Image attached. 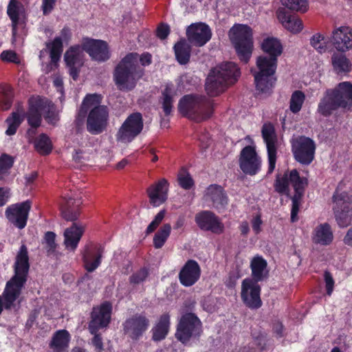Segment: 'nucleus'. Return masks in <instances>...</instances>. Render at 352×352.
I'll list each match as a JSON object with an SVG mask.
<instances>
[{
	"label": "nucleus",
	"instance_id": "obj_1",
	"mask_svg": "<svg viewBox=\"0 0 352 352\" xmlns=\"http://www.w3.org/2000/svg\"><path fill=\"white\" fill-rule=\"evenodd\" d=\"M261 50L266 56H260L256 59L258 71L252 73L254 78L256 91L260 93H271L274 88L276 78L275 73L277 67L278 57L283 52V45L280 41L274 37L265 38L261 43Z\"/></svg>",
	"mask_w": 352,
	"mask_h": 352
},
{
	"label": "nucleus",
	"instance_id": "obj_2",
	"mask_svg": "<svg viewBox=\"0 0 352 352\" xmlns=\"http://www.w3.org/2000/svg\"><path fill=\"white\" fill-rule=\"evenodd\" d=\"M30 267L28 248L23 244L16 254L13 265L14 275L6 283L3 292L6 310L10 309L20 296L28 280Z\"/></svg>",
	"mask_w": 352,
	"mask_h": 352
},
{
	"label": "nucleus",
	"instance_id": "obj_3",
	"mask_svg": "<svg viewBox=\"0 0 352 352\" xmlns=\"http://www.w3.org/2000/svg\"><path fill=\"white\" fill-rule=\"evenodd\" d=\"M138 53L130 52L115 67L113 81L118 89L123 91H132L144 76L145 70L138 64Z\"/></svg>",
	"mask_w": 352,
	"mask_h": 352
},
{
	"label": "nucleus",
	"instance_id": "obj_4",
	"mask_svg": "<svg viewBox=\"0 0 352 352\" xmlns=\"http://www.w3.org/2000/svg\"><path fill=\"white\" fill-rule=\"evenodd\" d=\"M241 76L238 65L233 62L223 63L212 68L206 78V91L210 97H215L234 84Z\"/></svg>",
	"mask_w": 352,
	"mask_h": 352
},
{
	"label": "nucleus",
	"instance_id": "obj_5",
	"mask_svg": "<svg viewBox=\"0 0 352 352\" xmlns=\"http://www.w3.org/2000/svg\"><path fill=\"white\" fill-rule=\"evenodd\" d=\"M352 107V84L340 82L333 89H327L320 99L317 111L323 117L331 116L338 109H350Z\"/></svg>",
	"mask_w": 352,
	"mask_h": 352
},
{
	"label": "nucleus",
	"instance_id": "obj_6",
	"mask_svg": "<svg viewBox=\"0 0 352 352\" xmlns=\"http://www.w3.org/2000/svg\"><path fill=\"white\" fill-rule=\"evenodd\" d=\"M178 111L184 117L199 123L211 118L214 102L204 96L188 94L179 100Z\"/></svg>",
	"mask_w": 352,
	"mask_h": 352
},
{
	"label": "nucleus",
	"instance_id": "obj_7",
	"mask_svg": "<svg viewBox=\"0 0 352 352\" xmlns=\"http://www.w3.org/2000/svg\"><path fill=\"white\" fill-rule=\"evenodd\" d=\"M231 31V42L235 49L236 53L241 61L248 63L251 58L253 48V32L248 25L237 24Z\"/></svg>",
	"mask_w": 352,
	"mask_h": 352
},
{
	"label": "nucleus",
	"instance_id": "obj_8",
	"mask_svg": "<svg viewBox=\"0 0 352 352\" xmlns=\"http://www.w3.org/2000/svg\"><path fill=\"white\" fill-rule=\"evenodd\" d=\"M333 210L336 221L341 228L348 227L352 221V195L337 188L332 196Z\"/></svg>",
	"mask_w": 352,
	"mask_h": 352
},
{
	"label": "nucleus",
	"instance_id": "obj_9",
	"mask_svg": "<svg viewBox=\"0 0 352 352\" xmlns=\"http://www.w3.org/2000/svg\"><path fill=\"white\" fill-rule=\"evenodd\" d=\"M202 333V323L193 313L182 316L177 326L175 338L183 344H186L191 338H199Z\"/></svg>",
	"mask_w": 352,
	"mask_h": 352
},
{
	"label": "nucleus",
	"instance_id": "obj_10",
	"mask_svg": "<svg viewBox=\"0 0 352 352\" xmlns=\"http://www.w3.org/2000/svg\"><path fill=\"white\" fill-rule=\"evenodd\" d=\"M144 129V120L141 113L129 114L119 128L116 138L118 142L129 143L134 140Z\"/></svg>",
	"mask_w": 352,
	"mask_h": 352
},
{
	"label": "nucleus",
	"instance_id": "obj_11",
	"mask_svg": "<svg viewBox=\"0 0 352 352\" xmlns=\"http://www.w3.org/2000/svg\"><path fill=\"white\" fill-rule=\"evenodd\" d=\"M294 160L302 165H309L315 158L316 144L310 138L300 135L291 142Z\"/></svg>",
	"mask_w": 352,
	"mask_h": 352
},
{
	"label": "nucleus",
	"instance_id": "obj_12",
	"mask_svg": "<svg viewBox=\"0 0 352 352\" xmlns=\"http://www.w3.org/2000/svg\"><path fill=\"white\" fill-rule=\"evenodd\" d=\"M150 327V320L145 312L136 313L122 323L124 334L133 342L140 340Z\"/></svg>",
	"mask_w": 352,
	"mask_h": 352
},
{
	"label": "nucleus",
	"instance_id": "obj_13",
	"mask_svg": "<svg viewBox=\"0 0 352 352\" xmlns=\"http://www.w3.org/2000/svg\"><path fill=\"white\" fill-rule=\"evenodd\" d=\"M109 118V108L106 105L94 107L89 111L86 127L92 135H99L104 131Z\"/></svg>",
	"mask_w": 352,
	"mask_h": 352
},
{
	"label": "nucleus",
	"instance_id": "obj_14",
	"mask_svg": "<svg viewBox=\"0 0 352 352\" xmlns=\"http://www.w3.org/2000/svg\"><path fill=\"white\" fill-rule=\"evenodd\" d=\"M239 163L244 174L254 176L260 172L262 160L257 154L255 147L248 145L241 151Z\"/></svg>",
	"mask_w": 352,
	"mask_h": 352
},
{
	"label": "nucleus",
	"instance_id": "obj_15",
	"mask_svg": "<svg viewBox=\"0 0 352 352\" xmlns=\"http://www.w3.org/2000/svg\"><path fill=\"white\" fill-rule=\"evenodd\" d=\"M261 287L253 280L245 278L242 281L241 298L244 305L250 309H258L262 306Z\"/></svg>",
	"mask_w": 352,
	"mask_h": 352
},
{
	"label": "nucleus",
	"instance_id": "obj_16",
	"mask_svg": "<svg viewBox=\"0 0 352 352\" xmlns=\"http://www.w3.org/2000/svg\"><path fill=\"white\" fill-rule=\"evenodd\" d=\"M30 209L31 201L27 200L9 206L6 210L5 215L10 223L21 230L27 225Z\"/></svg>",
	"mask_w": 352,
	"mask_h": 352
},
{
	"label": "nucleus",
	"instance_id": "obj_17",
	"mask_svg": "<svg viewBox=\"0 0 352 352\" xmlns=\"http://www.w3.org/2000/svg\"><path fill=\"white\" fill-rule=\"evenodd\" d=\"M262 137L266 144L268 157L267 174H271L275 169L276 162V141L277 136L275 128L271 122L263 124L261 129Z\"/></svg>",
	"mask_w": 352,
	"mask_h": 352
},
{
	"label": "nucleus",
	"instance_id": "obj_18",
	"mask_svg": "<svg viewBox=\"0 0 352 352\" xmlns=\"http://www.w3.org/2000/svg\"><path fill=\"white\" fill-rule=\"evenodd\" d=\"M112 305L105 301L100 307H94L91 313L89 330L91 333L98 332L99 329L107 327L111 321Z\"/></svg>",
	"mask_w": 352,
	"mask_h": 352
},
{
	"label": "nucleus",
	"instance_id": "obj_19",
	"mask_svg": "<svg viewBox=\"0 0 352 352\" xmlns=\"http://www.w3.org/2000/svg\"><path fill=\"white\" fill-rule=\"evenodd\" d=\"M82 49L86 52L92 60L98 62H105L110 58L108 44L102 40L83 38Z\"/></svg>",
	"mask_w": 352,
	"mask_h": 352
},
{
	"label": "nucleus",
	"instance_id": "obj_20",
	"mask_svg": "<svg viewBox=\"0 0 352 352\" xmlns=\"http://www.w3.org/2000/svg\"><path fill=\"white\" fill-rule=\"evenodd\" d=\"M195 221L200 230L220 234L224 231L221 219L210 210H202L195 214Z\"/></svg>",
	"mask_w": 352,
	"mask_h": 352
},
{
	"label": "nucleus",
	"instance_id": "obj_21",
	"mask_svg": "<svg viewBox=\"0 0 352 352\" xmlns=\"http://www.w3.org/2000/svg\"><path fill=\"white\" fill-rule=\"evenodd\" d=\"M186 40L196 47L206 45L212 37V32L208 25L205 23H194L186 28Z\"/></svg>",
	"mask_w": 352,
	"mask_h": 352
},
{
	"label": "nucleus",
	"instance_id": "obj_22",
	"mask_svg": "<svg viewBox=\"0 0 352 352\" xmlns=\"http://www.w3.org/2000/svg\"><path fill=\"white\" fill-rule=\"evenodd\" d=\"M82 45H76L69 47L65 53L64 60L69 69V74L74 80L79 77L80 68L83 65Z\"/></svg>",
	"mask_w": 352,
	"mask_h": 352
},
{
	"label": "nucleus",
	"instance_id": "obj_23",
	"mask_svg": "<svg viewBox=\"0 0 352 352\" xmlns=\"http://www.w3.org/2000/svg\"><path fill=\"white\" fill-rule=\"evenodd\" d=\"M28 111L24 113L28 125L32 128H38L42 122V112L47 106V99L37 97L29 100Z\"/></svg>",
	"mask_w": 352,
	"mask_h": 352
},
{
	"label": "nucleus",
	"instance_id": "obj_24",
	"mask_svg": "<svg viewBox=\"0 0 352 352\" xmlns=\"http://www.w3.org/2000/svg\"><path fill=\"white\" fill-rule=\"evenodd\" d=\"M104 248L100 244L91 243L82 252V262L88 272L95 271L101 264Z\"/></svg>",
	"mask_w": 352,
	"mask_h": 352
},
{
	"label": "nucleus",
	"instance_id": "obj_25",
	"mask_svg": "<svg viewBox=\"0 0 352 352\" xmlns=\"http://www.w3.org/2000/svg\"><path fill=\"white\" fill-rule=\"evenodd\" d=\"M201 267L195 260H188L179 272V280L184 287L194 285L200 278Z\"/></svg>",
	"mask_w": 352,
	"mask_h": 352
},
{
	"label": "nucleus",
	"instance_id": "obj_26",
	"mask_svg": "<svg viewBox=\"0 0 352 352\" xmlns=\"http://www.w3.org/2000/svg\"><path fill=\"white\" fill-rule=\"evenodd\" d=\"M169 183L165 178L159 179L146 190L149 202L153 207L163 204L168 199Z\"/></svg>",
	"mask_w": 352,
	"mask_h": 352
},
{
	"label": "nucleus",
	"instance_id": "obj_27",
	"mask_svg": "<svg viewBox=\"0 0 352 352\" xmlns=\"http://www.w3.org/2000/svg\"><path fill=\"white\" fill-rule=\"evenodd\" d=\"M204 198L212 203V207L221 212L228 204V197L224 188L218 184H211L206 190Z\"/></svg>",
	"mask_w": 352,
	"mask_h": 352
},
{
	"label": "nucleus",
	"instance_id": "obj_28",
	"mask_svg": "<svg viewBox=\"0 0 352 352\" xmlns=\"http://www.w3.org/2000/svg\"><path fill=\"white\" fill-rule=\"evenodd\" d=\"M331 42L340 52H346L352 48V29L348 26H341L332 34Z\"/></svg>",
	"mask_w": 352,
	"mask_h": 352
},
{
	"label": "nucleus",
	"instance_id": "obj_29",
	"mask_svg": "<svg viewBox=\"0 0 352 352\" xmlns=\"http://www.w3.org/2000/svg\"><path fill=\"white\" fill-rule=\"evenodd\" d=\"M276 15L280 23L289 32L298 33L302 30V21L296 16L291 14L285 8H279Z\"/></svg>",
	"mask_w": 352,
	"mask_h": 352
},
{
	"label": "nucleus",
	"instance_id": "obj_30",
	"mask_svg": "<svg viewBox=\"0 0 352 352\" xmlns=\"http://www.w3.org/2000/svg\"><path fill=\"white\" fill-rule=\"evenodd\" d=\"M23 9V5L17 0H10L7 14L12 23V42L16 40L18 28L23 25L25 22L19 17L21 10Z\"/></svg>",
	"mask_w": 352,
	"mask_h": 352
},
{
	"label": "nucleus",
	"instance_id": "obj_31",
	"mask_svg": "<svg viewBox=\"0 0 352 352\" xmlns=\"http://www.w3.org/2000/svg\"><path fill=\"white\" fill-rule=\"evenodd\" d=\"M250 267L252 272V278L250 280H253L254 283H258L268 278L267 263L263 256L259 255L254 256L250 261Z\"/></svg>",
	"mask_w": 352,
	"mask_h": 352
},
{
	"label": "nucleus",
	"instance_id": "obj_32",
	"mask_svg": "<svg viewBox=\"0 0 352 352\" xmlns=\"http://www.w3.org/2000/svg\"><path fill=\"white\" fill-rule=\"evenodd\" d=\"M71 336L66 329L56 331L49 342L52 352H68Z\"/></svg>",
	"mask_w": 352,
	"mask_h": 352
},
{
	"label": "nucleus",
	"instance_id": "obj_33",
	"mask_svg": "<svg viewBox=\"0 0 352 352\" xmlns=\"http://www.w3.org/2000/svg\"><path fill=\"white\" fill-rule=\"evenodd\" d=\"M333 232L328 223H320L313 232L312 241L320 245H329L333 240Z\"/></svg>",
	"mask_w": 352,
	"mask_h": 352
},
{
	"label": "nucleus",
	"instance_id": "obj_34",
	"mask_svg": "<svg viewBox=\"0 0 352 352\" xmlns=\"http://www.w3.org/2000/svg\"><path fill=\"white\" fill-rule=\"evenodd\" d=\"M190 44L186 38H180L173 47L175 60L181 65H185L190 62L192 52Z\"/></svg>",
	"mask_w": 352,
	"mask_h": 352
},
{
	"label": "nucleus",
	"instance_id": "obj_35",
	"mask_svg": "<svg viewBox=\"0 0 352 352\" xmlns=\"http://www.w3.org/2000/svg\"><path fill=\"white\" fill-rule=\"evenodd\" d=\"M83 232V228L78 226L75 223L70 228H67L64 232V243L66 248L74 251L78 247Z\"/></svg>",
	"mask_w": 352,
	"mask_h": 352
},
{
	"label": "nucleus",
	"instance_id": "obj_36",
	"mask_svg": "<svg viewBox=\"0 0 352 352\" xmlns=\"http://www.w3.org/2000/svg\"><path fill=\"white\" fill-rule=\"evenodd\" d=\"M169 327L170 316L167 313L163 314L151 330L153 340L160 342L164 340L168 333Z\"/></svg>",
	"mask_w": 352,
	"mask_h": 352
},
{
	"label": "nucleus",
	"instance_id": "obj_37",
	"mask_svg": "<svg viewBox=\"0 0 352 352\" xmlns=\"http://www.w3.org/2000/svg\"><path fill=\"white\" fill-rule=\"evenodd\" d=\"M173 97V85L172 84L166 85L160 98V102L162 104V107L166 116H170L172 113L174 102Z\"/></svg>",
	"mask_w": 352,
	"mask_h": 352
},
{
	"label": "nucleus",
	"instance_id": "obj_38",
	"mask_svg": "<svg viewBox=\"0 0 352 352\" xmlns=\"http://www.w3.org/2000/svg\"><path fill=\"white\" fill-rule=\"evenodd\" d=\"M14 97V89L10 85H0V109L1 111H8L11 108Z\"/></svg>",
	"mask_w": 352,
	"mask_h": 352
},
{
	"label": "nucleus",
	"instance_id": "obj_39",
	"mask_svg": "<svg viewBox=\"0 0 352 352\" xmlns=\"http://www.w3.org/2000/svg\"><path fill=\"white\" fill-rule=\"evenodd\" d=\"M289 181L292 184L294 192L304 194L306 188L309 184L308 179L305 177H300L296 169H292L289 173Z\"/></svg>",
	"mask_w": 352,
	"mask_h": 352
},
{
	"label": "nucleus",
	"instance_id": "obj_40",
	"mask_svg": "<svg viewBox=\"0 0 352 352\" xmlns=\"http://www.w3.org/2000/svg\"><path fill=\"white\" fill-rule=\"evenodd\" d=\"M331 61L333 69L337 74H341L350 72L351 64L345 55L333 54Z\"/></svg>",
	"mask_w": 352,
	"mask_h": 352
},
{
	"label": "nucleus",
	"instance_id": "obj_41",
	"mask_svg": "<svg viewBox=\"0 0 352 352\" xmlns=\"http://www.w3.org/2000/svg\"><path fill=\"white\" fill-rule=\"evenodd\" d=\"M32 144L35 150L42 155H47L52 151V142L45 133L40 134Z\"/></svg>",
	"mask_w": 352,
	"mask_h": 352
},
{
	"label": "nucleus",
	"instance_id": "obj_42",
	"mask_svg": "<svg viewBox=\"0 0 352 352\" xmlns=\"http://www.w3.org/2000/svg\"><path fill=\"white\" fill-rule=\"evenodd\" d=\"M47 48L50 50V57L52 63H57L63 51V43L60 37L56 36L52 42L46 43Z\"/></svg>",
	"mask_w": 352,
	"mask_h": 352
},
{
	"label": "nucleus",
	"instance_id": "obj_43",
	"mask_svg": "<svg viewBox=\"0 0 352 352\" xmlns=\"http://www.w3.org/2000/svg\"><path fill=\"white\" fill-rule=\"evenodd\" d=\"M289 173V170L285 172L283 175L281 177L279 175H277L274 184L275 191L280 195H285L287 197H290L289 186L290 181Z\"/></svg>",
	"mask_w": 352,
	"mask_h": 352
},
{
	"label": "nucleus",
	"instance_id": "obj_44",
	"mask_svg": "<svg viewBox=\"0 0 352 352\" xmlns=\"http://www.w3.org/2000/svg\"><path fill=\"white\" fill-rule=\"evenodd\" d=\"M170 232V224H164L154 235L153 240L154 248L156 249L162 248L169 237Z\"/></svg>",
	"mask_w": 352,
	"mask_h": 352
},
{
	"label": "nucleus",
	"instance_id": "obj_45",
	"mask_svg": "<svg viewBox=\"0 0 352 352\" xmlns=\"http://www.w3.org/2000/svg\"><path fill=\"white\" fill-rule=\"evenodd\" d=\"M15 159L13 156L2 153L0 155V180H4L6 177L10 175V170L13 167Z\"/></svg>",
	"mask_w": 352,
	"mask_h": 352
},
{
	"label": "nucleus",
	"instance_id": "obj_46",
	"mask_svg": "<svg viewBox=\"0 0 352 352\" xmlns=\"http://www.w3.org/2000/svg\"><path fill=\"white\" fill-rule=\"evenodd\" d=\"M305 100V95L300 90L294 91L289 101V110L293 113H298L302 109V104Z\"/></svg>",
	"mask_w": 352,
	"mask_h": 352
},
{
	"label": "nucleus",
	"instance_id": "obj_47",
	"mask_svg": "<svg viewBox=\"0 0 352 352\" xmlns=\"http://www.w3.org/2000/svg\"><path fill=\"white\" fill-rule=\"evenodd\" d=\"M150 275V270L148 267L144 266L129 276V283L135 285L144 283Z\"/></svg>",
	"mask_w": 352,
	"mask_h": 352
},
{
	"label": "nucleus",
	"instance_id": "obj_48",
	"mask_svg": "<svg viewBox=\"0 0 352 352\" xmlns=\"http://www.w3.org/2000/svg\"><path fill=\"white\" fill-rule=\"evenodd\" d=\"M177 182L180 187L184 190H190L194 186V180L187 169L182 167L177 175Z\"/></svg>",
	"mask_w": 352,
	"mask_h": 352
},
{
	"label": "nucleus",
	"instance_id": "obj_49",
	"mask_svg": "<svg viewBox=\"0 0 352 352\" xmlns=\"http://www.w3.org/2000/svg\"><path fill=\"white\" fill-rule=\"evenodd\" d=\"M72 199L69 198L67 201L66 206L62 208V216L67 221H74L78 219L80 215V211L78 208H74L71 206V204L74 203L72 201Z\"/></svg>",
	"mask_w": 352,
	"mask_h": 352
},
{
	"label": "nucleus",
	"instance_id": "obj_50",
	"mask_svg": "<svg viewBox=\"0 0 352 352\" xmlns=\"http://www.w3.org/2000/svg\"><path fill=\"white\" fill-rule=\"evenodd\" d=\"M282 4L289 10L305 12L308 8L307 0H280Z\"/></svg>",
	"mask_w": 352,
	"mask_h": 352
},
{
	"label": "nucleus",
	"instance_id": "obj_51",
	"mask_svg": "<svg viewBox=\"0 0 352 352\" xmlns=\"http://www.w3.org/2000/svg\"><path fill=\"white\" fill-rule=\"evenodd\" d=\"M304 194L300 192H294L293 196L290 195L292 201L291 209V221L296 222L298 220V214L300 209V205Z\"/></svg>",
	"mask_w": 352,
	"mask_h": 352
},
{
	"label": "nucleus",
	"instance_id": "obj_52",
	"mask_svg": "<svg viewBox=\"0 0 352 352\" xmlns=\"http://www.w3.org/2000/svg\"><path fill=\"white\" fill-rule=\"evenodd\" d=\"M47 106L45 107V109L43 111L45 112L44 118L48 124L54 125L59 120L58 116L56 113L54 104L47 99Z\"/></svg>",
	"mask_w": 352,
	"mask_h": 352
},
{
	"label": "nucleus",
	"instance_id": "obj_53",
	"mask_svg": "<svg viewBox=\"0 0 352 352\" xmlns=\"http://www.w3.org/2000/svg\"><path fill=\"white\" fill-rule=\"evenodd\" d=\"M56 234L53 232L48 231L45 233L44 241L45 243V248L48 254L55 252L57 244L56 243Z\"/></svg>",
	"mask_w": 352,
	"mask_h": 352
},
{
	"label": "nucleus",
	"instance_id": "obj_54",
	"mask_svg": "<svg viewBox=\"0 0 352 352\" xmlns=\"http://www.w3.org/2000/svg\"><path fill=\"white\" fill-rule=\"evenodd\" d=\"M166 215V210H161L154 217L153 220L147 226L145 234L148 235L153 232L161 224Z\"/></svg>",
	"mask_w": 352,
	"mask_h": 352
},
{
	"label": "nucleus",
	"instance_id": "obj_55",
	"mask_svg": "<svg viewBox=\"0 0 352 352\" xmlns=\"http://www.w3.org/2000/svg\"><path fill=\"white\" fill-rule=\"evenodd\" d=\"M310 43L320 53H323L327 50L324 36L320 34L314 35L310 40Z\"/></svg>",
	"mask_w": 352,
	"mask_h": 352
},
{
	"label": "nucleus",
	"instance_id": "obj_56",
	"mask_svg": "<svg viewBox=\"0 0 352 352\" xmlns=\"http://www.w3.org/2000/svg\"><path fill=\"white\" fill-rule=\"evenodd\" d=\"M102 97L100 94H87L82 101V108H90L91 107L100 106Z\"/></svg>",
	"mask_w": 352,
	"mask_h": 352
},
{
	"label": "nucleus",
	"instance_id": "obj_57",
	"mask_svg": "<svg viewBox=\"0 0 352 352\" xmlns=\"http://www.w3.org/2000/svg\"><path fill=\"white\" fill-rule=\"evenodd\" d=\"M252 336L254 340V344L257 346V348L261 351L265 350L267 345L266 334L261 332H259L257 334L252 333Z\"/></svg>",
	"mask_w": 352,
	"mask_h": 352
},
{
	"label": "nucleus",
	"instance_id": "obj_58",
	"mask_svg": "<svg viewBox=\"0 0 352 352\" xmlns=\"http://www.w3.org/2000/svg\"><path fill=\"white\" fill-rule=\"evenodd\" d=\"M1 59L3 61L8 63H19V58L17 54L12 50H4L0 55Z\"/></svg>",
	"mask_w": 352,
	"mask_h": 352
},
{
	"label": "nucleus",
	"instance_id": "obj_59",
	"mask_svg": "<svg viewBox=\"0 0 352 352\" xmlns=\"http://www.w3.org/2000/svg\"><path fill=\"white\" fill-rule=\"evenodd\" d=\"M57 0H42L41 10L44 16L49 15L55 8Z\"/></svg>",
	"mask_w": 352,
	"mask_h": 352
},
{
	"label": "nucleus",
	"instance_id": "obj_60",
	"mask_svg": "<svg viewBox=\"0 0 352 352\" xmlns=\"http://www.w3.org/2000/svg\"><path fill=\"white\" fill-rule=\"evenodd\" d=\"M324 278L325 281L327 294L328 296H331L334 287V280L331 274L328 271L324 272Z\"/></svg>",
	"mask_w": 352,
	"mask_h": 352
},
{
	"label": "nucleus",
	"instance_id": "obj_61",
	"mask_svg": "<svg viewBox=\"0 0 352 352\" xmlns=\"http://www.w3.org/2000/svg\"><path fill=\"white\" fill-rule=\"evenodd\" d=\"M170 32V26L166 23H161L157 28L156 35L161 39H166Z\"/></svg>",
	"mask_w": 352,
	"mask_h": 352
},
{
	"label": "nucleus",
	"instance_id": "obj_62",
	"mask_svg": "<svg viewBox=\"0 0 352 352\" xmlns=\"http://www.w3.org/2000/svg\"><path fill=\"white\" fill-rule=\"evenodd\" d=\"M91 334L94 336L91 339V344L95 347V350L97 352H102V351L104 349V347L101 334L98 333V332Z\"/></svg>",
	"mask_w": 352,
	"mask_h": 352
},
{
	"label": "nucleus",
	"instance_id": "obj_63",
	"mask_svg": "<svg viewBox=\"0 0 352 352\" xmlns=\"http://www.w3.org/2000/svg\"><path fill=\"white\" fill-rule=\"evenodd\" d=\"M23 120V116H21L18 112H12L11 115L6 118V122L15 124L16 126L19 127Z\"/></svg>",
	"mask_w": 352,
	"mask_h": 352
},
{
	"label": "nucleus",
	"instance_id": "obj_64",
	"mask_svg": "<svg viewBox=\"0 0 352 352\" xmlns=\"http://www.w3.org/2000/svg\"><path fill=\"white\" fill-rule=\"evenodd\" d=\"M138 64L143 68L152 63V56L148 52L143 53L140 56L138 54Z\"/></svg>",
	"mask_w": 352,
	"mask_h": 352
}]
</instances>
